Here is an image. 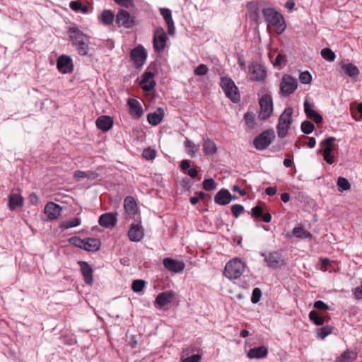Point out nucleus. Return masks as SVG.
Masks as SVG:
<instances>
[{
    "label": "nucleus",
    "instance_id": "f257e3e1",
    "mask_svg": "<svg viewBox=\"0 0 362 362\" xmlns=\"http://www.w3.org/2000/svg\"><path fill=\"white\" fill-rule=\"evenodd\" d=\"M68 35L77 53L81 56H87L92 49L90 37L77 27L69 28Z\"/></svg>",
    "mask_w": 362,
    "mask_h": 362
},
{
    "label": "nucleus",
    "instance_id": "f03ea898",
    "mask_svg": "<svg viewBox=\"0 0 362 362\" xmlns=\"http://www.w3.org/2000/svg\"><path fill=\"white\" fill-rule=\"evenodd\" d=\"M262 13L268 27H273L274 30L279 34L284 31L286 25L284 17L281 13L272 8L263 9Z\"/></svg>",
    "mask_w": 362,
    "mask_h": 362
},
{
    "label": "nucleus",
    "instance_id": "7ed1b4c3",
    "mask_svg": "<svg viewBox=\"0 0 362 362\" xmlns=\"http://www.w3.org/2000/svg\"><path fill=\"white\" fill-rule=\"evenodd\" d=\"M293 109L291 107H286L279 118L276 127L278 136L283 139L286 136L288 130L292 123Z\"/></svg>",
    "mask_w": 362,
    "mask_h": 362
},
{
    "label": "nucleus",
    "instance_id": "20e7f679",
    "mask_svg": "<svg viewBox=\"0 0 362 362\" xmlns=\"http://www.w3.org/2000/svg\"><path fill=\"white\" fill-rule=\"evenodd\" d=\"M245 271L244 262L238 259H233L229 261L224 270V275L229 279H237Z\"/></svg>",
    "mask_w": 362,
    "mask_h": 362
},
{
    "label": "nucleus",
    "instance_id": "39448f33",
    "mask_svg": "<svg viewBox=\"0 0 362 362\" xmlns=\"http://www.w3.org/2000/svg\"><path fill=\"white\" fill-rule=\"evenodd\" d=\"M275 138V133L273 129H269L263 132L255 138L253 145L257 150L266 149Z\"/></svg>",
    "mask_w": 362,
    "mask_h": 362
},
{
    "label": "nucleus",
    "instance_id": "423d86ee",
    "mask_svg": "<svg viewBox=\"0 0 362 362\" xmlns=\"http://www.w3.org/2000/svg\"><path fill=\"white\" fill-rule=\"evenodd\" d=\"M221 86L226 96L233 102L236 103L240 99L238 88L233 80L228 77H222Z\"/></svg>",
    "mask_w": 362,
    "mask_h": 362
},
{
    "label": "nucleus",
    "instance_id": "0eeeda50",
    "mask_svg": "<svg viewBox=\"0 0 362 362\" xmlns=\"http://www.w3.org/2000/svg\"><path fill=\"white\" fill-rule=\"evenodd\" d=\"M260 255L264 258L267 265L274 269L281 268L284 264L282 255L278 251L270 252H260Z\"/></svg>",
    "mask_w": 362,
    "mask_h": 362
},
{
    "label": "nucleus",
    "instance_id": "6e6552de",
    "mask_svg": "<svg viewBox=\"0 0 362 362\" xmlns=\"http://www.w3.org/2000/svg\"><path fill=\"white\" fill-rule=\"evenodd\" d=\"M260 112L259 117L265 120L270 117L273 112L272 98L269 95H264L259 100Z\"/></svg>",
    "mask_w": 362,
    "mask_h": 362
},
{
    "label": "nucleus",
    "instance_id": "1a4fd4ad",
    "mask_svg": "<svg viewBox=\"0 0 362 362\" xmlns=\"http://www.w3.org/2000/svg\"><path fill=\"white\" fill-rule=\"evenodd\" d=\"M298 87L296 78L290 76L284 75L281 82V93L282 95L287 96L292 94Z\"/></svg>",
    "mask_w": 362,
    "mask_h": 362
},
{
    "label": "nucleus",
    "instance_id": "9d476101",
    "mask_svg": "<svg viewBox=\"0 0 362 362\" xmlns=\"http://www.w3.org/2000/svg\"><path fill=\"white\" fill-rule=\"evenodd\" d=\"M167 35L163 28L156 30L153 35V48L156 52H162L166 45Z\"/></svg>",
    "mask_w": 362,
    "mask_h": 362
},
{
    "label": "nucleus",
    "instance_id": "9b49d317",
    "mask_svg": "<svg viewBox=\"0 0 362 362\" xmlns=\"http://www.w3.org/2000/svg\"><path fill=\"white\" fill-rule=\"evenodd\" d=\"M116 23L118 26L130 28L134 25V19L128 11L121 9L116 16Z\"/></svg>",
    "mask_w": 362,
    "mask_h": 362
},
{
    "label": "nucleus",
    "instance_id": "f8f14e48",
    "mask_svg": "<svg viewBox=\"0 0 362 362\" xmlns=\"http://www.w3.org/2000/svg\"><path fill=\"white\" fill-rule=\"evenodd\" d=\"M336 139L334 137H329L321 142V146H324L323 149V157L324 160L328 164H332L334 163V156L332 154V143Z\"/></svg>",
    "mask_w": 362,
    "mask_h": 362
},
{
    "label": "nucleus",
    "instance_id": "ddd939ff",
    "mask_svg": "<svg viewBox=\"0 0 362 362\" xmlns=\"http://www.w3.org/2000/svg\"><path fill=\"white\" fill-rule=\"evenodd\" d=\"M131 59L136 66H142L146 59V52L143 46L139 45L131 51Z\"/></svg>",
    "mask_w": 362,
    "mask_h": 362
},
{
    "label": "nucleus",
    "instance_id": "4468645a",
    "mask_svg": "<svg viewBox=\"0 0 362 362\" xmlns=\"http://www.w3.org/2000/svg\"><path fill=\"white\" fill-rule=\"evenodd\" d=\"M163 265L169 272L179 273L184 270L185 264L182 261L166 257L163 259Z\"/></svg>",
    "mask_w": 362,
    "mask_h": 362
},
{
    "label": "nucleus",
    "instance_id": "2eb2a0df",
    "mask_svg": "<svg viewBox=\"0 0 362 362\" xmlns=\"http://www.w3.org/2000/svg\"><path fill=\"white\" fill-rule=\"evenodd\" d=\"M58 70L62 74L71 73L73 71L72 60L70 57L62 55L57 59Z\"/></svg>",
    "mask_w": 362,
    "mask_h": 362
},
{
    "label": "nucleus",
    "instance_id": "dca6fc26",
    "mask_svg": "<svg viewBox=\"0 0 362 362\" xmlns=\"http://www.w3.org/2000/svg\"><path fill=\"white\" fill-rule=\"evenodd\" d=\"M62 211V208L53 202H49L46 204L44 212L47 216V220H55L58 218Z\"/></svg>",
    "mask_w": 362,
    "mask_h": 362
},
{
    "label": "nucleus",
    "instance_id": "f3484780",
    "mask_svg": "<svg viewBox=\"0 0 362 362\" xmlns=\"http://www.w3.org/2000/svg\"><path fill=\"white\" fill-rule=\"evenodd\" d=\"M249 71L252 75L251 79L252 81H262L266 76V69L263 66L260 64H252L249 66Z\"/></svg>",
    "mask_w": 362,
    "mask_h": 362
},
{
    "label": "nucleus",
    "instance_id": "a211bd4d",
    "mask_svg": "<svg viewBox=\"0 0 362 362\" xmlns=\"http://www.w3.org/2000/svg\"><path fill=\"white\" fill-rule=\"evenodd\" d=\"M78 264L80 265L81 272L83 274L85 283L88 285H91L93 281V271L91 266L88 262L84 261L78 262Z\"/></svg>",
    "mask_w": 362,
    "mask_h": 362
},
{
    "label": "nucleus",
    "instance_id": "6ab92c4d",
    "mask_svg": "<svg viewBox=\"0 0 362 362\" xmlns=\"http://www.w3.org/2000/svg\"><path fill=\"white\" fill-rule=\"evenodd\" d=\"M127 104L130 115L134 119H139L144 112L140 103L137 100L129 98Z\"/></svg>",
    "mask_w": 362,
    "mask_h": 362
},
{
    "label": "nucleus",
    "instance_id": "aec40b11",
    "mask_svg": "<svg viewBox=\"0 0 362 362\" xmlns=\"http://www.w3.org/2000/svg\"><path fill=\"white\" fill-rule=\"evenodd\" d=\"M154 74L151 71L146 72L141 81V86L144 90L151 91L154 90L156 81L153 80Z\"/></svg>",
    "mask_w": 362,
    "mask_h": 362
},
{
    "label": "nucleus",
    "instance_id": "412c9836",
    "mask_svg": "<svg viewBox=\"0 0 362 362\" xmlns=\"http://www.w3.org/2000/svg\"><path fill=\"white\" fill-rule=\"evenodd\" d=\"M159 11L168 25V34L173 35L175 32V28L172 18L171 11L165 8H160Z\"/></svg>",
    "mask_w": 362,
    "mask_h": 362
},
{
    "label": "nucleus",
    "instance_id": "4be33fe9",
    "mask_svg": "<svg viewBox=\"0 0 362 362\" xmlns=\"http://www.w3.org/2000/svg\"><path fill=\"white\" fill-rule=\"evenodd\" d=\"M173 297L174 294L172 291L162 292L157 296L155 304L159 308L164 307L172 302Z\"/></svg>",
    "mask_w": 362,
    "mask_h": 362
},
{
    "label": "nucleus",
    "instance_id": "5701e85b",
    "mask_svg": "<svg viewBox=\"0 0 362 362\" xmlns=\"http://www.w3.org/2000/svg\"><path fill=\"white\" fill-rule=\"evenodd\" d=\"M304 112L307 117L315 123H320L322 121V117L312 108V105L307 100L304 102Z\"/></svg>",
    "mask_w": 362,
    "mask_h": 362
},
{
    "label": "nucleus",
    "instance_id": "b1692460",
    "mask_svg": "<svg viewBox=\"0 0 362 362\" xmlns=\"http://www.w3.org/2000/svg\"><path fill=\"white\" fill-rule=\"evenodd\" d=\"M232 200V195L228 189H222L218 191L215 197L214 201L219 205H226Z\"/></svg>",
    "mask_w": 362,
    "mask_h": 362
},
{
    "label": "nucleus",
    "instance_id": "393cba45",
    "mask_svg": "<svg viewBox=\"0 0 362 362\" xmlns=\"http://www.w3.org/2000/svg\"><path fill=\"white\" fill-rule=\"evenodd\" d=\"M128 235L132 241L138 242L144 237V230L139 224H132L129 230Z\"/></svg>",
    "mask_w": 362,
    "mask_h": 362
},
{
    "label": "nucleus",
    "instance_id": "a878e982",
    "mask_svg": "<svg viewBox=\"0 0 362 362\" xmlns=\"http://www.w3.org/2000/svg\"><path fill=\"white\" fill-rule=\"evenodd\" d=\"M117 223L116 215L112 213H106L100 216L99 224L105 228H112Z\"/></svg>",
    "mask_w": 362,
    "mask_h": 362
},
{
    "label": "nucleus",
    "instance_id": "bb28decb",
    "mask_svg": "<svg viewBox=\"0 0 362 362\" xmlns=\"http://www.w3.org/2000/svg\"><path fill=\"white\" fill-rule=\"evenodd\" d=\"M24 199L17 193L11 194L8 197V206L11 211H14L23 205Z\"/></svg>",
    "mask_w": 362,
    "mask_h": 362
},
{
    "label": "nucleus",
    "instance_id": "cd10ccee",
    "mask_svg": "<svg viewBox=\"0 0 362 362\" xmlns=\"http://www.w3.org/2000/svg\"><path fill=\"white\" fill-rule=\"evenodd\" d=\"M268 354L267 348L264 346L254 347L250 349L247 356L251 359H259L264 358Z\"/></svg>",
    "mask_w": 362,
    "mask_h": 362
},
{
    "label": "nucleus",
    "instance_id": "c85d7f7f",
    "mask_svg": "<svg viewBox=\"0 0 362 362\" xmlns=\"http://www.w3.org/2000/svg\"><path fill=\"white\" fill-rule=\"evenodd\" d=\"M97 127L103 132H107L113 125V120L110 116H100L96 120Z\"/></svg>",
    "mask_w": 362,
    "mask_h": 362
},
{
    "label": "nucleus",
    "instance_id": "c756f323",
    "mask_svg": "<svg viewBox=\"0 0 362 362\" xmlns=\"http://www.w3.org/2000/svg\"><path fill=\"white\" fill-rule=\"evenodd\" d=\"M164 117V110L158 107L154 112L148 115L147 119L149 124L156 126L160 124Z\"/></svg>",
    "mask_w": 362,
    "mask_h": 362
},
{
    "label": "nucleus",
    "instance_id": "7c9ffc66",
    "mask_svg": "<svg viewBox=\"0 0 362 362\" xmlns=\"http://www.w3.org/2000/svg\"><path fill=\"white\" fill-rule=\"evenodd\" d=\"M124 206L126 213L129 216L135 215L137 213L136 202L132 197L128 196L125 198Z\"/></svg>",
    "mask_w": 362,
    "mask_h": 362
},
{
    "label": "nucleus",
    "instance_id": "2f4dec72",
    "mask_svg": "<svg viewBox=\"0 0 362 362\" xmlns=\"http://www.w3.org/2000/svg\"><path fill=\"white\" fill-rule=\"evenodd\" d=\"M83 250L88 252H96L100 248V241L98 238H86L84 239Z\"/></svg>",
    "mask_w": 362,
    "mask_h": 362
},
{
    "label": "nucleus",
    "instance_id": "473e14b6",
    "mask_svg": "<svg viewBox=\"0 0 362 362\" xmlns=\"http://www.w3.org/2000/svg\"><path fill=\"white\" fill-rule=\"evenodd\" d=\"M341 69L343 71L348 75L349 77H356L360 74L359 69L356 66L351 63L341 64Z\"/></svg>",
    "mask_w": 362,
    "mask_h": 362
},
{
    "label": "nucleus",
    "instance_id": "72a5a7b5",
    "mask_svg": "<svg viewBox=\"0 0 362 362\" xmlns=\"http://www.w3.org/2000/svg\"><path fill=\"white\" fill-rule=\"evenodd\" d=\"M203 151L206 155H213L217 152V147L215 143L209 139H204Z\"/></svg>",
    "mask_w": 362,
    "mask_h": 362
},
{
    "label": "nucleus",
    "instance_id": "f704fd0d",
    "mask_svg": "<svg viewBox=\"0 0 362 362\" xmlns=\"http://www.w3.org/2000/svg\"><path fill=\"white\" fill-rule=\"evenodd\" d=\"M356 358V354L346 350L336 358L335 362H352Z\"/></svg>",
    "mask_w": 362,
    "mask_h": 362
},
{
    "label": "nucleus",
    "instance_id": "c9c22d12",
    "mask_svg": "<svg viewBox=\"0 0 362 362\" xmlns=\"http://www.w3.org/2000/svg\"><path fill=\"white\" fill-rule=\"evenodd\" d=\"M69 7L71 10L75 12H80L82 13H87L88 12V7L86 5H83L78 1H72L69 3Z\"/></svg>",
    "mask_w": 362,
    "mask_h": 362
},
{
    "label": "nucleus",
    "instance_id": "e433bc0d",
    "mask_svg": "<svg viewBox=\"0 0 362 362\" xmlns=\"http://www.w3.org/2000/svg\"><path fill=\"white\" fill-rule=\"evenodd\" d=\"M185 146L187 151L188 154L191 157H195L196 154L199 150V145H196L191 140L186 139Z\"/></svg>",
    "mask_w": 362,
    "mask_h": 362
},
{
    "label": "nucleus",
    "instance_id": "4c0bfd02",
    "mask_svg": "<svg viewBox=\"0 0 362 362\" xmlns=\"http://www.w3.org/2000/svg\"><path fill=\"white\" fill-rule=\"evenodd\" d=\"M293 234L296 237L302 239H306L311 237L310 233L301 226L295 227L293 229Z\"/></svg>",
    "mask_w": 362,
    "mask_h": 362
},
{
    "label": "nucleus",
    "instance_id": "58836bf2",
    "mask_svg": "<svg viewBox=\"0 0 362 362\" xmlns=\"http://www.w3.org/2000/svg\"><path fill=\"white\" fill-rule=\"evenodd\" d=\"M114 13L110 10H105L101 13L100 20L105 25H110L114 21Z\"/></svg>",
    "mask_w": 362,
    "mask_h": 362
},
{
    "label": "nucleus",
    "instance_id": "ea45409f",
    "mask_svg": "<svg viewBox=\"0 0 362 362\" xmlns=\"http://www.w3.org/2000/svg\"><path fill=\"white\" fill-rule=\"evenodd\" d=\"M81 224V219L78 218H72L69 220H66L61 223L60 227L62 228H71L76 227Z\"/></svg>",
    "mask_w": 362,
    "mask_h": 362
},
{
    "label": "nucleus",
    "instance_id": "a19ab883",
    "mask_svg": "<svg viewBox=\"0 0 362 362\" xmlns=\"http://www.w3.org/2000/svg\"><path fill=\"white\" fill-rule=\"evenodd\" d=\"M309 319L316 325L320 326L324 324L325 318L320 316L315 310H312L309 313Z\"/></svg>",
    "mask_w": 362,
    "mask_h": 362
},
{
    "label": "nucleus",
    "instance_id": "79ce46f5",
    "mask_svg": "<svg viewBox=\"0 0 362 362\" xmlns=\"http://www.w3.org/2000/svg\"><path fill=\"white\" fill-rule=\"evenodd\" d=\"M337 186L339 192L346 191L350 189L351 185L346 178L339 177L337 180Z\"/></svg>",
    "mask_w": 362,
    "mask_h": 362
},
{
    "label": "nucleus",
    "instance_id": "37998d69",
    "mask_svg": "<svg viewBox=\"0 0 362 362\" xmlns=\"http://www.w3.org/2000/svg\"><path fill=\"white\" fill-rule=\"evenodd\" d=\"M321 55L323 59L328 62H333L336 57L334 52L329 48L322 49L321 50Z\"/></svg>",
    "mask_w": 362,
    "mask_h": 362
},
{
    "label": "nucleus",
    "instance_id": "c03bdc74",
    "mask_svg": "<svg viewBox=\"0 0 362 362\" xmlns=\"http://www.w3.org/2000/svg\"><path fill=\"white\" fill-rule=\"evenodd\" d=\"M333 327L332 326H325L317 329V337L324 339L326 337L330 334L332 332Z\"/></svg>",
    "mask_w": 362,
    "mask_h": 362
},
{
    "label": "nucleus",
    "instance_id": "a18cd8bd",
    "mask_svg": "<svg viewBox=\"0 0 362 362\" xmlns=\"http://www.w3.org/2000/svg\"><path fill=\"white\" fill-rule=\"evenodd\" d=\"M300 129L304 134H309L313 132L315 129V126L310 121H304L301 123Z\"/></svg>",
    "mask_w": 362,
    "mask_h": 362
},
{
    "label": "nucleus",
    "instance_id": "49530a36",
    "mask_svg": "<svg viewBox=\"0 0 362 362\" xmlns=\"http://www.w3.org/2000/svg\"><path fill=\"white\" fill-rule=\"evenodd\" d=\"M202 185L204 189L206 191L214 190L217 187V184L211 178L204 180Z\"/></svg>",
    "mask_w": 362,
    "mask_h": 362
},
{
    "label": "nucleus",
    "instance_id": "de8ad7c7",
    "mask_svg": "<svg viewBox=\"0 0 362 362\" xmlns=\"http://www.w3.org/2000/svg\"><path fill=\"white\" fill-rule=\"evenodd\" d=\"M145 284H146V282L144 280H141V279L134 280L132 282V288L134 292H136V293L140 292L144 289V288L145 286Z\"/></svg>",
    "mask_w": 362,
    "mask_h": 362
},
{
    "label": "nucleus",
    "instance_id": "09e8293b",
    "mask_svg": "<svg viewBox=\"0 0 362 362\" xmlns=\"http://www.w3.org/2000/svg\"><path fill=\"white\" fill-rule=\"evenodd\" d=\"M312 76L308 71L300 73L299 76L300 82L303 84L310 83L312 82Z\"/></svg>",
    "mask_w": 362,
    "mask_h": 362
},
{
    "label": "nucleus",
    "instance_id": "8fccbe9b",
    "mask_svg": "<svg viewBox=\"0 0 362 362\" xmlns=\"http://www.w3.org/2000/svg\"><path fill=\"white\" fill-rule=\"evenodd\" d=\"M156 151L151 148H145L144 151H143V157L146 159V160H153L156 157Z\"/></svg>",
    "mask_w": 362,
    "mask_h": 362
},
{
    "label": "nucleus",
    "instance_id": "3c124183",
    "mask_svg": "<svg viewBox=\"0 0 362 362\" xmlns=\"http://www.w3.org/2000/svg\"><path fill=\"white\" fill-rule=\"evenodd\" d=\"M244 119L245 121L246 124L250 128H253L255 126V121L254 115L250 112H247L244 115Z\"/></svg>",
    "mask_w": 362,
    "mask_h": 362
},
{
    "label": "nucleus",
    "instance_id": "603ef678",
    "mask_svg": "<svg viewBox=\"0 0 362 362\" xmlns=\"http://www.w3.org/2000/svg\"><path fill=\"white\" fill-rule=\"evenodd\" d=\"M262 297V291L259 288H255L252 291L251 301L252 303H257Z\"/></svg>",
    "mask_w": 362,
    "mask_h": 362
},
{
    "label": "nucleus",
    "instance_id": "864d4df0",
    "mask_svg": "<svg viewBox=\"0 0 362 362\" xmlns=\"http://www.w3.org/2000/svg\"><path fill=\"white\" fill-rule=\"evenodd\" d=\"M69 243L74 246L83 249L84 247V239H81L78 237H72L69 239Z\"/></svg>",
    "mask_w": 362,
    "mask_h": 362
},
{
    "label": "nucleus",
    "instance_id": "5fc2aeb1",
    "mask_svg": "<svg viewBox=\"0 0 362 362\" xmlns=\"http://www.w3.org/2000/svg\"><path fill=\"white\" fill-rule=\"evenodd\" d=\"M209 69L206 65L199 64L194 70V74L197 76H204L207 74Z\"/></svg>",
    "mask_w": 362,
    "mask_h": 362
},
{
    "label": "nucleus",
    "instance_id": "6e6d98bb",
    "mask_svg": "<svg viewBox=\"0 0 362 362\" xmlns=\"http://www.w3.org/2000/svg\"><path fill=\"white\" fill-rule=\"evenodd\" d=\"M243 211L244 207L241 204H234L231 206L232 214L235 218H238Z\"/></svg>",
    "mask_w": 362,
    "mask_h": 362
},
{
    "label": "nucleus",
    "instance_id": "4d7b16f0",
    "mask_svg": "<svg viewBox=\"0 0 362 362\" xmlns=\"http://www.w3.org/2000/svg\"><path fill=\"white\" fill-rule=\"evenodd\" d=\"M353 293L357 300H362V279L360 284L353 289Z\"/></svg>",
    "mask_w": 362,
    "mask_h": 362
},
{
    "label": "nucleus",
    "instance_id": "13d9d810",
    "mask_svg": "<svg viewBox=\"0 0 362 362\" xmlns=\"http://www.w3.org/2000/svg\"><path fill=\"white\" fill-rule=\"evenodd\" d=\"M314 308L320 310H327L329 308V305L322 300H317L314 303Z\"/></svg>",
    "mask_w": 362,
    "mask_h": 362
},
{
    "label": "nucleus",
    "instance_id": "bf43d9fd",
    "mask_svg": "<svg viewBox=\"0 0 362 362\" xmlns=\"http://www.w3.org/2000/svg\"><path fill=\"white\" fill-rule=\"evenodd\" d=\"M263 209L259 206H256L252 209V216L256 218H260L263 215Z\"/></svg>",
    "mask_w": 362,
    "mask_h": 362
},
{
    "label": "nucleus",
    "instance_id": "052dcab7",
    "mask_svg": "<svg viewBox=\"0 0 362 362\" xmlns=\"http://www.w3.org/2000/svg\"><path fill=\"white\" fill-rule=\"evenodd\" d=\"M201 358V355L194 354L191 356L184 358L182 362H199Z\"/></svg>",
    "mask_w": 362,
    "mask_h": 362
},
{
    "label": "nucleus",
    "instance_id": "680f3d73",
    "mask_svg": "<svg viewBox=\"0 0 362 362\" xmlns=\"http://www.w3.org/2000/svg\"><path fill=\"white\" fill-rule=\"evenodd\" d=\"M117 4L124 7H129L132 4V0H114Z\"/></svg>",
    "mask_w": 362,
    "mask_h": 362
},
{
    "label": "nucleus",
    "instance_id": "e2e57ef3",
    "mask_svg": "<svg viewBox=\"0 0 362 362\" xmlns=\"http://www.w3.org/2000/svg\"><path fill=\"white\" fill-rule=\"evenodd\" d=\"M284 55H282L281 54H279L276 56V59H275L274 62H273V65H274V66H277L281 65V62H282V60L284 59Z\"/></svg>",
    "mask_w": 362,
    "mask_h": 362
},
{
    "label": "nucleus",
    "instance_id": "0e129e2a",
    "mask_svg": "<svg viewBox=\"0 0 362 362\" xmlns=\"http://www.w3.org/2000/svg\"><path fill=\"white\" fill-rule=\"evenodd\" d=\"M86 173H87L86 177L90 180H94L99 176L98 173H96L95 171L90 170V171L86 172Z\"/></svg>",
    "mask_w": 362,
    "mask_h": 362
},
{
    "label": "nucleus",
    "instance_id": "69168bd1",
    "mask_svg": "<svg viewBox=\"0 0 362 362\" xmlns=\"http://www.w3.org/2000/svg\"><path fill=\"white\" fill-rule=\"evenodd\" d=\"M87 173L86 172L78 170L76 171L74 173V177L78 179L85 178L86 177Z\"/></svg>",
    "mask_w": 362,
    "mask_h": 362
},
{
    "label": "nucleus",
    "instance_id": "338daca9",
    "mask_svg": "<svg viewBox=\"0 0 362 362\" xmlns=\"http://www.w3.org/2000/svg\"><path fill=\"white\" fill-rule=\"evenodd\" d=\"M265 193L269 196H273L276 193V189L272 187H268L265 189Z\"/></svg>",
    "mask_w": 362,
    "mask_h": 362
},
{
    "label": "nucleus",
    "instance_id": "774afa93",
    "mask_svg": "<svg viewBox=\"0 0 362 362\" xmlns=\"http://www.w3.org/2000/svg\"><path fill=\"white\" fill-rule=\"evenodd\" d=\"M233 191L238 192L241 196H244L246 194V191L244 189H240L238 185H234L233 187Z\"/></svg>",
    "mask_w": 362,
    "mask_h": 362
}]
</instances>
